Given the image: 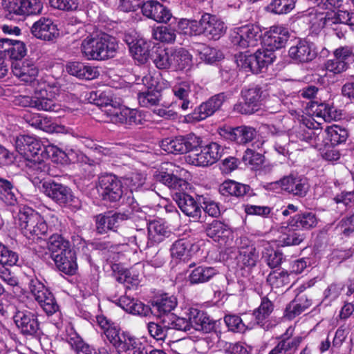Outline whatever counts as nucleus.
<instances>
[{"instance_id":"obj_40","label":"nucleus","mask_w":354,"mask_h":354,"mask_svg":"<svg viewBox=\"0 0 354 354\" xmlns=\"http://www.w3.org/2000/svg\"><path fill=\"white\" fill-rule=\"evenodd\" d=\"M259 260V252L253 244L241 245L239 249V261L248 268L254 267Z\"/></svg>"},{"instance_id":"obj_6","label":"nucleus","mask_w":354,"mask_h":354,"mask_svg":"<svg viewBox=\"0 0 354 354\" xmlns=\"http://www.w3.org/2000/svg\"><path fill=\"white\" fill-rule=\"evenodd\" d=\"M58 93L59 87L55 82L50 83L41 80L35 89V109L38 111L59 113L62 109L60 104L55 102V97Z\"/></svg>"},{"instance_id":"obj_48","label":"nucleus","mask_w":354,"mask_h":354,"mask_svg":"<svg viewBox=\"0 0 354 354\" xmlns=\"http://www.w3.org/2000/svg\"><path fill=\"white\" fill-rule=\"evenodd\" d=\"M16 192L10 181L0 178V199L2 201L9 205H15L17 201Z\"/></svg>"},{"instance_id":"obj_60","label":"nucleus","mask_w":354,"mask_h":354,"mask_svg":"<svg viewBox=\"0 0 354 354\" xmlns=\"http://www.w3.org/2000/svg\"><path fill=\"white\" fill-rule=\"evenodd\" d=\"M199 21L183 19L178 22L180 33L186 35H200Z\"/></svg>"},{"instance_id":"obj_8","label":"nucleus","mask_w":354,"mask_h":354,"mask_svg":"<svg viewBox=\"0 0 354 354\" xmlns=\"http://www.w3.org/2000/svg\"><path fill=\"white\" fill-rule=\"evenodd\" d=\"M104 104L107 107L106 110L107 117L111 122L129 126L142 123L141 113L136 109L121 106L120 99L117 101L112 97H108Z\"/></svg>"},{"instance_id":"obj_62","label":"nucleus","mask_w":354,"mask_h":354,"mask_svg":"<svg viewBox=\"0 0 354 354\" xmlns=\"http://www.w3.org/2000/svg\"><path fill=\"white\" fill-rule=\"evenodd\" d=\"M18 254L9 250L6 246L0 243V264L5 266H14L17 263Z\"/></svg>"},{"instance_id":"obj_51","label":"nucleus","mask_w":354,"mask_h":354,"mask_svg":"<svg viewBox=\"0 0 354 354\" xmlns=\"http://www.w3.org/2000/svg\"><path fill=\"white\" fill-rule=\"evenodd\" d=\"M295 0H272L268 5V10L276 15H286L295 7Z\"/></svg>"},{"instance_id":"obj_12","label":"nucleus","mask_w":354,"mask_h":354,"mask_svg":"<svg viewBox=\"0 0 354 354\" xmlns=\"http://www.w3.org/2000/svg\"><path fill=\"white\" fill-rule=\"evenodd\" d=\"M304 118H312L316 121L330 122L341 118L342 114L339 111L328 103H318L317 102H310L306 109Z\"/></svg>"},{"instance_id":"obj_57","label":"nucleus","mask_w":354,"mask_h":354,"mask_svg":"<svg viewBox=\"0 0 354 354\" xmlns=\"http://www.w3.org/2000/svg\"><path fill=\"white\" fill-rule=\"evenodd\" d=\"M224 321L228 328L234 332L244 333L246 329L252 327L249 325H246L243 319L235 315H226L224 318Z\"/></svg>"},{"instance_id":"obj_47","label":"nucleus","mask_w":354,"mask_h":354,"mask_svg":"<svg viewBox=\"0 0 354 354\" xmlns=\"http://www.w3.org/2000/svg\"><path fill=\"white\" fill-rule=\"evenodd\" d=\"M47 247L53 257L54 254L71 250L69 241L58 234H53L50 236Z\"/></svg>"},{"instance_id":"obj_10","label":"nucleus","mask_w":354,"mask_h":354,"mask_svg":"<svg viewBox=\"0 0 354 354\" xmlns=\"http://www.w3.org/2000/svg\"><path fill=\"white\" fill-rule=\"evenodd\" d=\"M43 192L46 196L61 206L74 208L80 207V200L67 186L54 181H46L42 185Z\"/></svg>"},{"instance_id":"obj_22","label":"nucleus","mask_w":354,"mask_h":354,"mask_svg":"<svg viewBox=\"0 0 354 354\" xmlns=\"http://www.w3.org/2000/svg\"><path fill=\"white\" fill-rule=\"evenodd\" d=\"M218 132L221 136L225 139L240 145L250 142L256 135L255 129L247 126H241L236 128L223 127L219 129Z\"/></svg>"},{"instance_id":"obj_31","label":"nucleus","mask_w":354,"mask_h":354,"mask_svg":"<svg viewBox=\"0 0 354 354\" xmlns=\"http://www.w3.org/2000/svg\"><path fill=\"white\" fill-rule=\"evenodd\" d=\"M53 259L58 269L66 274H73L77 268L76 257L72 250L54 254Z\"/></svg>"},{"instance_id":"obj_58","label":"nucleus","mask_w":354,"mask_h":354,"mask_svg":"<svg viewBox=\"0 0 354 354\" xmlns=\"http://www.w3.org/2000/svg\"><path fill=\"white\" fill-rule=\"evenodd\" d=\"M2 6L9 15L24 16V0H2Z\"/></svg>"},{"instance_id":"obj_44","label":"nucleus","mask_w":354,"mask_h":354,"mask_svg":"<svg viewBox=\"0 0 354 354\" xmlns=\"http://www.w3.org/2000/svg\"><path fill=\"white\" fill-rule=\"evenodd\" d=\"M206 233L215 241H220V240L225 241L230 232L227 225L221 221L214 220L206 227Z\"/></svg>"},{"instance_id":"obj_13","label":"nucleus","mask_w":354,"mask_h":354,"mask_svg":"<svg viewBox=\"0 0 354 354\" xmlns=\"http://www.w3.org/2000/svg\"><path fill=\"white\" fill-rule=\"evenodd\" d=\"M29 288L35 300L47 315H53L59 307L53 294L37 279H31Z\"/></svg>"},{"instance_id":"obj_50","label":"nucleus","mask_w":354,"mask_h":354,"mask_svg":"<svg viewBox=\"0 0 354 354\" xmlns=\"http://www.w3.org/2000/svg\"><path fill=\"white\" fill-rule=\"evenodd\" d=\"M273 309L274 306L272 303L266 297L262 298L260 306L253 313L257 324L263 326L273 311Z\"/></svg>"},{"instance_id":"obj_33","label":"nucleus","mask_w":354,"mask_h":354,"mask_svg":"<svg viewBox=\"0 0 354 354\" xmlns=\"http://www.w3.org/2000/svg\"><path fill=\"white\" fill-rule=\"evenodd\" d=\"M66 69L68 73L80 79L91 80L100 75L97 67L81 62H71L67 65Z\"/></svg>"},{"instance_id":"obj_5","label":"nucleus","mask_w":354,"mask_h":354,"mask_svg":"<svg viewBox=\"0 0 354 354\" xmlns=\"http://www.w3.org/2000/svg\"><path fill=\"white\" fill-rule=\"evenodd\" d=\"M62 153L57 147L48 143L44 149L39 151V153L32 158H26V172L29 179L35 185L40 183L49 173V166L46 163L44 158L50 157V155H58Z\"/></svg>"},{"instance_id":"obj_35","label":"nucleus","mask_w":354,"mask_h":354,"mask_svg":"<svg viewBox=\"0 0 354 354\" xmlns=\"http://www.w3.org/2000/svg\"><path fill=\"white\" fill-rule=\"evenodd\" d=\"M262 257L266 261L268 266L274 268L279 266L282 261V253L277 250L279 247L277 241L262 242Z\"/></svg>"},{"instance_id":"obj_43","label":"nucleus","mask_w":354,"mask_h":354,"mask_svg":"<svg viewBox=\"0 0 354 354\" xmlns=\"http://www.w3.org/2000/svg\"><path fill=\"white\" fill-rule=\"evenodd\" d=\"M218 271L214 267L198 266L189 276L191 283L196 284L209 281Z\"/></svg>"},{"instance_id":"obj_32","label":"nucleus","mask_w":354,"mask_h":354,"mask_svg":"<svg viewBox=\"0 0 354 354\" xmlns=\"http://www.w3.org/2000/svg\"><path fill=\"white\" fill-rule=\"evenodd\" d=\"M13 74L25 82H33L38 74L37 67L29 60L16 62L12 66Z\"/></svg>"},{"instance_id":"obj_2","label":"nucleus","mask_w":354,"mask_h":354,"mask_svg":"<svg viewBox=\"0 0 354 354\" xmlns=\"http://www.w3.org/2000/svg\"><path fill=\"white\" fill-rule=\"evenodd\" d=\"M301 124L293 129L290 137L292 142H305L321 151L328 145V137L322 131L319 121L312 118H301Z\"/></svg>"},{"instance_id":"obj_55","label":"nucleus","mask_w":354,"mask_h":354,"mask_svg":"<svg viewBox=\"0 0 354 354\" xmlns=\"http://www.w3.org/2000/svg\"><path fill=\"white\" fill-rule=\"evenodd\" d=\"M202 142L201 138L194 133H189L185 136H182L183 153L187 152L190 153L197 151L198 147H201Z\"/></svg>"},{"instance_id":"obj_38","label":"nucleus","mask_w":354,"mask_h":354,"mask_svg":"<svg viewBox=\"0 0 354 354\" xmlns=\"http://www.w3.org/2000/svg\"><path fill=\"white\" fill-rule=\"evenodd\" d=\"M312 305V301L306 295H301L292 301L286 308L284 317L292 319Z\"/></svg>"},{"instance_id":"obj_15","label":"nucleus","mask_w":354,"mask_h":354,"mask_svg":"<svg viewBox=\"0 0 354 354\" xmlns=\"http://www.w3.org/2000/svg\"><path fill=\"white\" fill-rule=\"evenodd\" d=\"M225 100V95L224 93H219L213 96L196 107L192 113L185 115V121L194 123L206 119L218 110Z\"/></svg>"},{"instance_id":"obj_39","label":"nucleus","mask_w":354,"mask_h":354,"mask_svg":"<svg viewBox=\"0 0 354 354\" xmlns=\"http://www.w3.org/2000/svg\"><path fill=\"white\" fill-rule=\"evenodd\" d=\"M172 67L175 70H185L189 71L191 69L193 62L192 56L190 53L184 48L172 49Z\"/></svg>"},{"instance_id":"obj_56","label":"nucleus","mask_w":354,"mask_h":354,"mask_svg":"<svg viewBox=\"0 0 354 354\" xmlns=\"http://www.w3.org/2000/svg\"><path fill=\"white\" fill-rule=\"evenodd\" d=\"M243 160L251 169H258L263 162L264 158L261 152H255L253 149H248L243 157Z\"/></svg>"},{"instance_id":"obj_24","label":"nucleus","mask_w":354,"mask_h":354,"mask_svg":"<svg viewBox=\"0 0 354 354\" xmlns=\"http://www.w3.org/2000/svg\"><path fill=\"white\" fill-rule=\"evenodd\" d=\"M288 55L297 62H308L316 57L317 51L313 43L300 39L289 48Z\"/></svg>"},{"instance_id":"obj_3","label":"nucleus","mask_w":354,"mask_h":354,"mask_svg":"<svg viewBox=\"0 0 354 354\" xmlns=\"http://www.w3.org/2000/svg\"><path fill=\"white\" fill-rule=\"evenodd\" d=\"M18 224L21 233L28 239H41L49 230H51L44 218L37 212L28 206L20 207Z\"/></svg>"},{"instance_id":"obj_18","label":"nucleus","mask_w":354,"mask_h":354,"mask_svg":"<svg viewBox=\"0 0 354 354\" xmlns=\"http://www.w3.org/2000/svg\"><path fill=\"white\" fill-rule=\"evenodd\" d=\"M13 320L17 328L25 335H33L39 329L37 316L29 310L17 309Z\"/></svg>"},{"instance_id":"obj_25","label":"nucleus","mask_w":354,"mask_h":354,"mask_svg":"<svg viewBox=\"0 0 354 354\" xmlns=\"http://www.w3.org/2000/svg\"><path fill=\"white\" fill-rule=\"evenodd\" d=\"M174 328L179 330H189L191 328L190 319L176 317L172 314V319L161 320V324L156 323V342L162 341L166 337L167 330Z\"/></svg>"},{"instance_id":"obj_41","label":"nucleus","mask_w":354,"mask_h":354,"mask_svg":"<svg viewBox=\"0 0 354 354\" xmlns=\"http://www.w3.org/2000/svg\"><path fill=\"white\" fill-rule=\"evenodd\" d=\"M250 190V186L232 180H225L219 187V192L223 196L240 197Z\"/></svg>"},{"instance_id":"obj_46","label":"nucleus","mask_w":354,"mask_h":354,"mask_svg":"<svg viewBox=\"0 0 354 354\" xmlns=\"http://www.w3.org/2000/svg\"><path fill=\"white\" fill-rule=\"evenodd\" d=\"M153 77L145 76L142 79L145 85H147V90L142 91L138 95V101L142 106L151 107L155 105V87L153 83Z\"/></svg>"},{"instance_id":"obj_16","label":"nucleus","mask_w":354,"mask_h":354,"mask_svg":"<svg viewBox=\"0 0 354 354\" xmlns=\"http://www.w3.org/2000/svg\"><path fill=\"white\" fill-rule=\"evenodd\" d=\"M97 191L104 201L110 202L118 201L122 195L121 182L112 174L100 177Z\"/></svg>"},{"instance_id":"obj_52","label":"nucleus","mask_w":354,"mask_h":354,"mask_svg":"<svg viewBox=\"0 0 354 354\" xmlns=\"http://www.w3.org/2000/svg\"><path fill=\"white\" fill-rule=\"evenodd\" d=\"M267 281L272 288H280L290 283V274L285 270H274L269 274Z\"/></svg>"},{"instance_id":"obj_64","label":"nucleus","mask_w":354,"mask_h":354,"mask_svg":"<svg viewBox=\"0 0 354 354\" xmlns=\"http://www.w3.org/2000/svg\"><path fill=\"white\" fill-rule=\"evenodd\" d=\"M172 49L165 48L156 52V68H168L172 66Z\"/></svg>"},{"instance_id":"obj_30","label":"nucleus","mask_w":354,"mask_h":354,"mask_svg":"<svg viewBox=\"0 0 354 354\" xmlns=\"http://www.w3.org/2000/svg\"><path fill=\"white\" fill-rule=\"evenodd\" d=\"M199 250L198 245L191 241L182 239L174 242L171 248V254L174 259L183 261L189 260Z\"/></svg>"},{"instance_id":"obj_63","label":"nucleus","mask_w":354,"mask_h":354,"mask_svg":"<svg viewBox=\"0 0 354 354\" xmlns=\"http://www.w3.org/2000/svg\"><path fill=\"white\" fill-rule=\"evenodd\" d=\"M176 31L171 26L156 27V40L163 43H171L176 39Z\"/></svg>"},{"instance_id":"obj_34","label":"nucleus","mask_w":354,"mask_h":354,"mask_svg":"<svg viewBox=\"0 0 354 354\" xmlns=\"http://www.w3.org/2000/svg\"><path fill=\"white\" fill-rule=\"evenodd\" d=\"M189 319L191 328L196 330L208 333L214 328V322L203 311L191 309Z\"/></svg>"},{"instance_id":"obj_29","label":"nucleus","mask_w":354,"mask_h":354,"mask_svg":"<svg viewBox=\"0 0 354 354\" xmlns=\"http://www.w3.org/2000/svg\"><path fill=\"white\" fill-rule=\"evenodd\" d=\"M294 328L289 327L283 336V339L268 354H293L297 350L302 341V337L296 336L291 337Z\"/></svg>"},{"instance_id":"obj_19","label":"nucleus","mask_w":354,"mask_h":354,"mask_svg":"<svg viewBox=\"0 0 354 354\" xmlns=\"http://www.w3.org/2000/svg\"><path fill=\"white\" fill-rule=\"evenodd\" d=\"M46 142H41L36 138L26 136L19 135L15 139V145L17 151L25 158H32L39 153V151L44 149L48 144Z\"/></svg>"},{"instance_id":"obj_11","label":"nucleus","mask_w":354,"mask_h":354,"mask_svg":"<svg viewBox=\"0 0 354 354\" xmlns=\"http://www.w3.org/2000/svg\"><path fill=\"white\" fill-rule=\"evenodd\" d=\"M223 149L216 142L201 147L200 149L185 156L187 163L196 167H208L216 162L222 156Z\"/></svg>"},{"instance_id":"obj_37","label":"nucleus","mask_w":354,"mask_h":354,"mask_svg":"<svg viewBox=\"0 0 354 354\" xmlns=\"http://www.w3.org/2000/svg\"><path fill=\"white\" fill-rule=\"evenodd\" d=\"M194 86L193 82L185 81L175 85L172 88L176 100L180 102L179 106L183 111L187 110L190 106L189 95Z\"/></svg>"},{"instance_id":"obj_1","label":"nucleus","mask_w":354,"mask_h":354,"mask_svg":"<svg viewBox=\"0 0 354 354\" xmlns=\"http://www.w3.org/2000/svg\"><path fill=\"white\" fill-rule=\"evenodd\" d=\"M118 48L116 39L104 32L87 36L81 44V53L88 60L102 61L112 58Z\"/></svg>"},{"instance_id":"obj_17","label":"nucleus","mask_w":354,"mask_h":354,"mask_svg":"<svg viewBox=\"0 0 354 354\" xmlns=\"http://www.w3.org/2000/svg\"><path fill=\"white\" fill-rule=\"evenodd\" d=\"M243 102L234 105L235 111L241 114H252L259 110L261 105V90L257 86L245 88L241 91Z\"/></svg>"},{"instance_id":"obj_53","label":"nucleus","mask_w":354,"mask_h":354,"mask_svg":"<svg viewBox=\"0 0 354 354\" xmlns=\"http://www.w3.org/2000/svg\"><path fill=\"white\" fill-rule=\"evenodd\" d=\"M182 136L176 138H167L162 140L160 144V148L171 153H183V146L182 145Z\"/></svg>"},{"instance_id":"obj_42","label":"nucleus","mask_w":354,"mask_h":354,"mask_svg":"<svg viewBox=\"0 0 354 354\" xmlns=\"http://www.w3.org/2000/svg\"><path fill=\"white\" fill-rule=\"evenodd\" d=\"M126 41L135 59L141 64L147 61L149 57V45L145 39H138L131 42L127 39Z\"/></svg>"},{"instance_id":"obj_21","label":"nucleus","mask_w":354,"mask_h":354,"mask_svg":"<svg viewBox=\"0 0 354 354\" xmlns=\"http://www.w3.org/2000/svg\"><path fill=\"white\" fill-rule=\"evenodd\" d=\"M281 189L298 196H304L308 189L307 178L298 174H290L278 183Z\"/></svg>"},{"instance_id":"obj_54","label":"nucleus","mask_w":354,"mask_h":354,"mask_svg":"<svg viewBox=\"0 0 354 354\" xmlns=\"http://www.w3.org/2000/svg\"><path fill=\"white\" fill-rule=\"evenodd\" d=\"M333 56L342 62L348 68L350 64L354 62L353 48L351 46H339L334 50Z\"/></svg>"},{"instance_id":"obj_27","label":"nucleus","mask_w":354,"mask_h":354,"mask_svg":"<svg viewBox=\"0 0 354 354\" xmlns=\"http://www.w3.org/2000/svg\"><path fill=\"white\" fill-rule=\"evenodd\" d=\"M32 34L37 38L50 41L59 35V30L53 21L42 17L35 22L31 28Z\"/></svg>"},{"instance_id":"obj_7","label":"nucleus","mask_w":354,"mask_h":354,"mask_svg":"<svg viewBox=\"0 0 354 354\" xmlns=\"http://www.w3.org/2000/svg\"><path fill=\"white\" fill-rule=\"evenodd\" d=\"M275 58L274 53L271 51L257 50L254 54L248 51L240 53L235 56L237 67L244 72L258 73L272 64Z\"/></svg>"},{"instance_id":"obj_61","label":"nucleus","mask_w":354,"mask_h":354,"mask_svg":"<svg viewBox=\"0 0 354 354\" xmlns=\"http://www.w3.org/2000/svg\"><path fill=\"white\" fill-rule=\"evenodd\" d=\"M118 280L124 283L127 288L137 287L140 283L139 274L132 270H127L122 272Z\"/></svg>"},{"instance_id":"obj_49","label":"nucleus","mask_w":354,"mask_h":354,"mask_svg":"<svg viewBox=\"0 0 354 354\" xmlns=\"http://www.w3.org/2000/svg\"><path fill=\"white\" fill-rule=\"evenodd\" d=\"M325 133L328 137V145L333 146L345 142L348 137L346 130L335 124L328 127Z\"/></svg>"},{"instance_id":"obj_23","label":"nucleus","mask_w":354,"mask_h":354,"mask_svg":"<svg viewBox=\"0 0 354 354\" xmlns=\"http://www.w3.org/2000/svg\"><path fill=\"white\" fill-rule=\"evenodd\" d=\"M305 21L310 25L312 32L317 34L324 27L336 25V12L322 13L314 10L304 17Z\"/></svg>"},{"instance_id":"obj_28","label":"nucleus","mask_w":354,"mask_h":354,"mask_svg":"<svg viewBox=\"0 0 354 354\" xmlns=\"http://www.w3.org/2000/svg\"><path fill=\"white\" fill-rule=\"evenodd\" d=\"M177 304V299L174 295L167 293L156 295V323L160 324L162 319H172L171 311Z\"/></svg>"},{"instance_id":"obj_45","label":"nucleus","mask_w":354,"mask_h":354,"mask_svg":"<svg viewBox=\"0 0 354 354\" xmlns=\"http://www.w3.org/2000/svg\"><path fill=\"white\" fill-rule=\"evenodd\" d=\"M318 220L315 214L313 212H304L296 215L292 218L290 224L292 227H295L301 230H310L315 227L317 224Z\"/></svg>"},{"instance_id":"obj_9","label":"nucleus","mask_w":354,"mask_h":354,"mask_svg":"<svg viewBox=\"0 0 354 354\" xmlns=\"http://www.w3.org/2000/svg\"><path fill=\"white\" fill-rule=\"evenodd\" d=\"M261 28L256 24H247L234 28L230 35L233 46L241 48L255 47L261 43Z\"/></svg>"},{"instance_id":"obj_14","label":"nucleus","mask_w":354,"mask_h":354,"mask_svg":"<svg viewBox=\"0 0 354 354\" xmlns=\"http://www.w3.org/2000/svg\"><path fill=\"white\" fill-rule=\"evenodd\" d=\"M290 37L289 30L283 25H274L265 33L262 43L263 47L260 48L262 51H271L274 53L275 50L285 46Z\"/></svg>"},{"instance_id":"obj_26","label":"nucleus","mask_w":354,"mask_h":354,"mask_svg":"<svg viewBox=\"0 0 354 354\" xmlns=\"http://www.w3.org/2000/svg\"><path fill=\"white\" fill-rule=\"evenodd\" d=\"M180 209L187 216L198 219L201 216V209L194 197L185 193L176 191L173 196Z\"/></svg>"},{"instance_id":"obj_36","label":"nucleus","mask_w":354,"mask_h":354,"mask_svg":"<svg viewBox=\"0 0 354 354\" xmlns=\"http://www.w3.org/2000/svg\"><path fill=\"white\" fill-rule=\"evenodd\" d=\"M140 344L135 337L127 332H122V336L115 348L118 352L127 354H147V351L140 349Z\"/></svg>"},{"instance_id":"obj_59","label":"nucleus","mask_w":354,"mask_h":354,"mask_svg":"<svg viewBox=\"0 0 354 354\" xmlns=\"http://www.w3.org/2000/svg\"><path fill=\"white\" fill-rule=\"evenodd\" d=\"M304 233L288 230V233L283 234L277 242L278 245L281 246L297 245L304 241Z\"/></svg>"},{"instance_id":"obj_4","label":"nucleus","mask_w":354,"mask_h":354,"mask_svg":"<svg viewBox=\"0 0 354 354\" xmlns=\"http://www.w3.org/2000/svg\"><path fill=\"white\" fill-rule=\"evenodd\" d=\"M192 176L187 170L175 166L171 162L161 164L156 172V181L169 188L178 192H185L190 188Z\"/></svg>"},{"instance_id":"obj_20","label":"nucleus","mask_w":354,"mask_h":354,"mask_svg":"<svg viewBox=\"0 0 354 354\" xmlns=\"http://www.w3.org/2000/svg\"><path fill=\"white\" fill-rule=\"evenodd\" d=\"M200 35H204L209 39H218L225 32L226 27L223 21L215 15L205 13L199 21Z\"/></svg>"}]
</instances>
